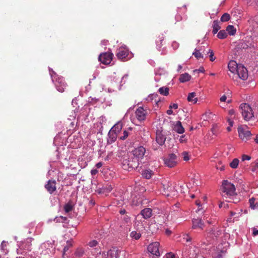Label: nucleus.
<instances>
[{
	"mask_svg": "<svg viewBox=\"0 0 258 258\" xmlns=\"http://www.w3.org/2000/svg\"><path fill=\"white\" fill-rule=\"evenodd\" d=\"M238 133L240 139L244 142L248 141L251 136L250 132L247 130L246 126L240 125L238 126Z\"/></svg>",
	"mask_w": 258,
	"mask_h": 258,
	"instance_id": "obj_10",
	"label": "nucleus"
},
{
	"mask_svg": "<svg viewBox=\"0 0 258 258\" xmlns=\"http://www.w3.org/2000/svg\"><path fill=\"white\" fill-rule=\"evenodd\" d=\"M254 201H255V199L253 198H251V199H249L250 206L252 209H256L258 207V205H257V203L254 204Z\"/></svg>",
	"mask_w": 258,
	"mask_h": 258,
	"instance_id": "obj_46",
	"label": "nucleus"
},
{
	"mask_svg": "<svg viewBox=\"0 0 258 258\" xmlns=\"http://www.w3.org/2000/svg\"><path fill=\"white\" fill-rule=\"evenodd\" d=\"M167 113L168 115H171L173 113V111H172V109L170 108L169 109L167 110Z\"/></svg>",
	"mask_w": 258,
	"mask_h": 258,
	"instance_id": "obj_63",
	"label": "nucleus"
},
{
	"mask_svg": "<svg viewBox=\"0 0 258 258\" xmlns=\"http://www.w3.org/2000/svg\"><path fill=\"white\" fill-rule=\"evenodd\" d=\"M119 78H117L115 73L110 77L108 80L105 88H103L105 91L107 90L108 92H112L115 88L120 89V85L118 84Z\"/></svg>",
	"mask_w": 258,
	"mask_h": 258,
	"instance_id": "obj_6",
	"label": "nucleus"
},
{
	"mask_svg": "<svg viewBox=\"0 0 258 258\" xmlns=\"http://www.w3.org/2000/svg\"><path fill=\"white\" fill-rule=\"evenodd\" d=\"M72 243L70 241L67 242V245L66 246L63 248V254H64L65 252L67 251L70 246H72Z\"/></svg>",
	"mask_w": 258,
	"mask_h": 258,
	"instance_id": "obj_49",
	"label": "nucleus"
},
{
	"mask_svg": "<svg viewBox=\"0 0 258 258\" xmlns=\"http://www.w3.org/2000/svg\"><path fill=\"white\" fill-rule=\"evenodd\" d=\"M7 242L5 241H3L1 243V249L3 250L4 252L6 253V251H5V247L7 246Z\"/></svg>",
	"mask_w": 258,
	"mask_h": 258,
	"instance_id": "obj_52",
	"label": "nucleus"
},
{
	"mask_svg": "<svg viewBox=\"0 0 258 258\" xmlns=\"http://www.w3.org/2000/svg\"><path fill=\"white\" fill-rule=\"evenodd\" d=\"M227 36V33L225 30H220L217 34V37L219 39H224Z\"/></svg>",
	"mask_w": 258,
	"mask_h": 258,
	"instance_id": "obj_38",
	"label": "nucleus"
},
{
	"mask_svg": "<svg viewBox=\"0 0 258 258\" xmlns=\"http://www.w3.org/2000/svg\"><path fill=\"white\" fill-rule=\"evenodd\" d=\"M32 238H28L26 240H25L23 242H22L21 245L19 246L20 250L24 249L28 251L31 250V242H32ZM19 249H18L17 251H19ZM19 253V252H18Z\"/></svg>",
	"mask_w": 258,
	"mask_h": 258,
	"instance_id": "obj_18",
	"label": "nucleus"
},
{
	"mask_svg": "<svg viewBox=\"0 0 258 258\" xmlns=\"http://www.w3.org/2000/svg\"><path fill=\"white\" fill-rule=\"evenodd\" d=\"M187 100L188 102L195 104L198 101V98L196 97L195 92L189 93L187 96Z\"/></svg>",
	"mask_w": 258,
	"mask_h": 258,
	"instance_id": "obj_30",
	"label": "nucleus"
},
{
	"mask_svg": "<svg viewBox=\"0 0 258 258\" xmlns=\"http://www.w3.org/2000/svg\"><path fill=\"white\" fill-rule=\"evenodd\" d=\"M216 169L220 171H223L225 169V166L222 165L221 162H219L216 166Z\"/></svg>",
	"mask_w": 258,
	"mask_h": 258,
	"instance_id": "obj_47",
	"label": "nucleus"
},
{
	"mask_svg": "<svg viewBox=\"0 0 258 258\" xmlns=\"http://www.w3.org/2000/svg\"><path fill=\"white\" fill-rule=\"evenodd\" d=\"M156 77L155 80L156 81H158L159 79L157 77V75L161 76L166 74V71L163 68H159L155 71Z\"/></svg>",
	"mask_w": 258,
	"mask_h": 258,
	"instance_id": "obj_33",
	"label": "nucleus"
},
{
	"mask_svg": "<svg viewBox=\"0 0 258 258\" xmlns=\"http://www.w3.org/2000/svg\"><path fill=\"white\" fill-rule=\"evenodd\" d=\"M49 246V243H47V242H44V243H43L41 245H40V249H44V248H48Z\"/></svg>",
	"mask_w": 258,
	"mask_h": 258,
	"instance_id": "obj_53",
	"label": "nucleus"
},
{
	"mask_svg": "<svg viewBox=\"0 0 258 258\" xmlns=\"http://www.w3.org/2000/svg\"><path fill=\"white\" fill-rule=\"evenodd\" d=\"M113 55V53L110 52L102 53L99 55L98 59L101 63L108 64L111 62Z\"/></svg>",
	"mask_w": 258,
	"mask_h": 258,
	"instance_id": "obj_12",
	"label": "nucleus"
},
{
	"mask_svg": "<svg viewBox=\"0 0 258 258\" xmlns=\"http://www.w3.org/2000/svg\"><path fill=\"white\" fill-rule=\"evenodd\" d=\"M164 190H167V191H164V194L167 197H174L177 196V191L175 189L174 186H169L167 185L166 188L165 187L164 185Z\"/></svg>",
	"mask_w": 258,
	"mask_h": 258,
	"instance_id": "obj_19",
	"label": "nucleus"
},
{
	"mask_svg": "<svg viewBox=\"0 0 258 258\" xmlns=\"http://www.w3.org/2000/svg\"><path fill=\"white\" fill-rule=\"evenodd\" d=\"M148 111L142 107H138L135 112L136 117L139 121H142L146 119Z\"/></svg>",
	"mask_w": 258,
	"mask_h": 258,
	"instance_id": "obj_16",
	"label": "nucleus"
},
{
	"mask_svg": "<svg viewBox=\"0 0 258 258\" xmlns=\"http://www.w3.org/2000/svg\"><path fill=\"white\" fill-rule=\"evenodd\" d=\"M254 142L258 144V134L256 135L255 138L254 139Z\"/></svg>",
	"mask_w": 258,
	"mask_h": 258,
	"instance_id": "obj_64",
	"label": "nucleus"
},
{
	"mask_svg": "<svg viewBox=\"0 0 258 258\" xmlns=\"http://www.w3.org/2000/svg\"><path fill=\"white\" fill-rule=\"evenodd\" d=\"M208 53H210L209 57L210 60L211 61H213L215 59V57H214V53L213 52V51L211 49H209L208 50Z\"/></svg>",
	"mask_w": 258,
	"mask_h": 258,
	"instance_id": "obj_48",
	"label": "nucleus"
},
{
	"mask_svg": "<svg viewBox=\"0 0 258 258\" xmlns=\"http://www.w3.org/2000/svg\"><path fill=\"white\" fill-rule=\"evenodd\" d=\"M74 208V205L72 202H69L64 206V210L66 214L72 212Z\"/></svg>",
	"mask_w": 258,
	"mask_h": 258,
	"instance_id": "obj_32",
	"label": "nucleus"
},
{
	"mask_svg": "<svg viewBox=\"0 0 258 258\" xmlns=\"http://www.w3.org/2000/svg\"><path fill=\"white\" fill-rule=\"evenodd\" d=\"M98 172V171L97 169H92L91 171V173L92 175H95Z\"/></svg>",
	"mask_w": 258,
	"mask_h": 258,
	"instance_id": "obj_60",
	"label": "nucleus"
},
{
	"mask_svg": "<svg viewBox=\"0 0 258 258\" xmlns=\"http://www.w3.org/2000/svg\"><path fill=\"white\" fill-rule=\"evenodd\" d=\"M163 258H175V255L172 252H169L165 254Z\"/></svg>",
	"mask_w": 258,
	"mask_h": 258,
	"instance_id": "obj_50",
	"label": "nucleus"
},
{
	"mask_svg": "<svg viewBox=\"0 0 258 258\" xmlns=\"http://www.w3.org/2000/svg\"><path fill=\"white\" fill-rule=\"evenodd\" d=\"M140 217V215H138L136 219V221L135 223V227L137 230H134L130 233V236L132 239L136 240H139L142 236V233L140 230L139 224H137L138 221L137 220Z\"/></svg>",
	"mask_w": 258,
	"mask_h": 258,
	"instance_id": "obj_15",
	"label": "nucleus"
},
{
	"mask_svg": "<svg viewBox=\"0 0 258 258\" xmlns=\"http://www.w3.org/2000/svg\"><path fill=\"white\" fill-rule=\"evenodd\" d=\"M187 138L186 137L185 135H182L181 136H180V138H179V141L180 143H185L187 141Z\"/></svg>",
	"mask_w": 258,
	"mask_h": 258,
	"instance_id": "obj_51",
	"label": "nucleus"
},
{
	"mask_svg": "<svg viewBox=\"0 0 258 258\" xmlns=\"http://www.w3.org/2000/svg\"><path fill=\"white\" fill-rule=\"evenodd\" d=\"M220 29V27L219 25V22L218 21H214L213 24V34H216L218 30Z\"/></svg>",
	"mask_w": 258,
	"mask_h": 258,
	"instance_id": "obj_36",
	"label": "nucleus"
},
{
	"mask_svg": "<svg viewBox=\"0 0 258 258\" xmlns=\"http://www.w3.org/2000/svg\"><path fill=\"white\" fill-rule=\"evenodd\" d=\"M172 46L174 49H176L179 46V44L176 42H173Z\"/></svg>",
	"mask_w": 258,
	"mask_h": 258,
	"instance_id": "obj_55",
	"label": "nucleus"
},
{
	"mask_svg": "<svg viewBox=\"0 0 258 258\" xmlns=\"http://www.w3.org/2000/svg\"><path fill=\"white\" fill-rule=\"evenodd\" d=\"M222 234V230L217 227H213L207 232V240L210 242L212 239L214 240Z\"/></svg>",
	"mask_w": 258,
	"mask_h": 258,
	"instance_id": "obj_11",
	"label": "nucleus"
},
{
	"mask_svg": "<svg viewBox=\"0 0 258 258\" xmlns=\"http://www.w3.org/2000/svg\"><path fill=\"white\" fill-rule=\"evenodd\" d=\"M87 248L90 253V258H95L101 254V249L97 240L90 239L86 244Z\"/></svg>",
	"mask_w": 258,
	"mask_h": 258,
	"instance_id": "obj_2",
	"label": "nucleus"
},
{
	"mask_svg": "<svg viewBox=\"0 0 258 258\" xmlns=\"http://www.w3.org/2000/svg\"><path fill=\"white\" fill-rule=\"evenodd\" d=\"M157 94H151L146 98V100L148 102H151V101H153L154 99L156 100V98H157Z\"/></svg>",
	"mask_w": 258,
	"mask_h": 258,
	"instance_id": "obj_45",
	"label": "nucleus"
},
{
	"mask_svg": "<svg viewBox=\"0 0 258 258\" xmlns=\"http://www.w3.org/2000/svg\"><path fill=\"white\" fill-rule=\"evenodd\" d=\"M227 100V97L225 95H223L220 98V102H226Z\"/></svg>",
	"mask_w": 258,
	"mask_h": 258,
	"instance_id": "obj_59",
	"label": "nucleus"
},
{
	"mask_svg": "<svg viewBox=\"0 0 258 258\" xmlns=\"http://www.w3.org/2000/svg\"><path fill=\"white\" fill-rule=\"evenodd\" d=\"M122 222L120 225V227H121L123 228H125L127 227H130L132 222L131 218L129 216L127 215H122V216L121 217Z\"/></svg>",
	"mask_w": 258,
	"mask_h": 258,
	"instance_id": "obj_21",
	"label": "nucleus"
},
{
	"mask_svg": "<svg viewBox=\"0 0 258 258\" xmlns=\"http://www.w3.org/2000/svg\"><path fill=\"white\" fill-rule=\"evenodd\" d=\"M228 67L229 70L232 73H235L236 71L239 64L235 60H230L228 63Z\"/></svg>",
	"mask_w": 258,
	"mask_h": 258,
	"instance_id": "obj_25",
	"label": "nucleus"
},
{
	"mask_svg": "<svg viewBox=\"0 0 258 258\" xmlns=\"http://www.w3.org/2000/svg\"><path fill=\"white\" fill-rule=\"evenodd\" d=\"M239 163V160L237 158H234L229 163V166L232 169H236L238 167Z\"/></svg>",
	"mask_w": 258,
	"mask_h": 258,
	"instance_id": "obj_35",
	"label": "nucleus"
},
{
	"mask_svg": "<svg viewBox=\"0 0 258 258\" xmlns=\"http://www.w3.org/2000/svg\"><path fill=\"white\" fill-rule=\"evenodd\" d=\"M200 50H202V49H198L196 48L195 49V51L192 53V54L197 58L199 59L200 58H203V56L202 53L200 52Z\"/></svg>",
	"mask_w": 258,
	"mask_h": 258,
	"instance_id": "obj_39",
	"label": "nucleus"
},
{
	"mask_svg": "<svg viewBox=\"0 0 258 258\" xmlns=\"http://www.w3.org/2000/svg\"><path fill=\"white\" fill-rule=\"evenodd\" d=\"M145 153V148L143 146H141L134 149L130 152V154L140 164L143 162V160L144 158Z\"/></svg>",
	"mask_w": 258,
	"mask_h": 258,
	"instance_id": "obj_7",
	"label": "nucleus"
},
{
	"mask_svg": "<svg viewBox=\"0 0 258 258\" xmlns=\"http://www.w3.org/2000/svg\"><path fill=\"white\" fill-rule=\"evenodd\" d=\"M132 131V128L129 127L127 130L123 131V136H121L119 137V139L121 140H124L126 139L127 137L129 136L130 131Z\"/></svg>",
	"mask_w": 258,
	"mask_h": 258,
	"instance_id": "obj_37",
	"label": "nucleus"
},
{
	"mask_svg": "<svg viewBox=\"0 0 258 258\" xmlns=\"http://www.w3.org/2000/svg\"><path fill=\"white\" fill-rule=\"evenodd\" d=\"M223 191L228 196H233L235 194V187L233 184L228 180H224L222 182Z\"/></svg>",
	"mask_w": 258,
	"mask_h": 258,
	"instance_id": "obj_9",
	"label": "nucleus"
},
{
	"mask_svg": "<svg viewBox=\"0 0 258 258\" xmlns=\"http://www.w3.org/2000/svg\"><path fill=\"white\" fill-rule=\"evenodd\" d=\"M178 161V158L177 156L173 153L169 154L164 158L165 165L169 168L175 167L177 164Z\"/></svg>",
	"mask_w": 258,
	"mask_h": 258,
	"instance_id": "obj_8",
	"label": "nucleus"
},
{
	"mask_svg": "<svg viewBox=\"0 0 258 258\" xmlns=\"http://www.w3.org/2000/svg\"><path fill=\"white\" fill-rule=\"evenodd\" d=\"M116 56L121 60L127 61L133 57V54L126 46L122 45L117 49Z\"/></svg>",
	"mask_w": 258,
	"mask_h": 258,
	"instance_id": "obj_5",
	"label": "nucleus"
},
{
	"mask_svg": "<svg viewBox=\"0 0 258 258\" xmlns=\"http://www.w3.org/2000/svg\"><path fill=\"white\" fill-rule=\"evenodd\" d=\"M230 16L228 13H224L221 17V21L222 22H227L229 20Z\"/></svg>",
	"mask_w": 258,
	"mask_h": 258,
	"instance_id": "obj_44",
	"label": "nucleus"
},
{
	"mask_svg": "<svg viewBox=\"0 0 258 258\" xmlns=\"http://www.w3.org/2000/svg\"><path fill=\"white\" fill-rule=\"evenodd\" d=\"M166 140L165 136L160 132H157L156 133V141L160 145L162 146Z\"/></svg>",
	"mask_w": 258,
	"mask_h": 258,
	"instance_id": "obj_23",
	"label": "nucleus"
},
{
	"mask_svg": "<svg viewBox=\"0 0 258 258\" xmlns=\"http://www.w3.org/2000/svg\"><path fill=\"white\" fill-rule=\"evenodd\" d=\"M140 164L135 160V158L131 155L130 153L124 156L122 162V167L126 170L131 171L137 168Z\"/></svg>",
	"mask_w": 258,
	"mask_h": 258,
	"instance_id": "obj_1",
	"label": "nucleus"
},
{
	"mask_svg": "<svg viewBox=\"0 0 258 258\" xmlns=\"http://www.w3.org/2000/svg\"><path fill=\"white\" fill-rule=\"evenodd\" d=\"M243 118L245 121L252 120L254 117V111L252 107L247 103H243L239 106Z\"/></svg>",
	"mask_w": 258,
	"mask_h": 258,
	"instance_id": "obj_4",
	"label": "nucleus"
},
{
	"mask_svg": "<svg viewBox=\"0 0 258 258\" xmlns=\"http://www.w3.org/2000/svg\"><path fill=\"white\" fill-rule=\"evenodd\" d=\"M178 108V105L176 103H173L172 104H170L169 106V108L170 109H177Z\"/></svg>",
	"mask_w": 258,
	"mask_h": 258,
	"instance_id": "obj_57",
	"label": "nucleus"
},
{
	"mask_svg": "<svg viewBox=\"0 0 258 258\" xmlns=\"http://www.w3.org/2000/svg\"><path fill=\"white\" fill-rule=\"evenodd\" d=\"M56 181L55 180H49L45 185V188L50 193H53L56 190Z\"/></svg>",
	"mask_w": 258,
	"mask_h": 258,
	"instance_id": "obj_22",
	"label": "nucleus"
},
{
	"mask_svg": "<svg viewBox=\"0 0 258 258\" xmlns=\"http://www.w3.org/2000/svg\"><path fill=\"white\" fill-rule=\"evenodd\" d=\"M159 92L162 95H167L169 94V88L161 87L159 89Z\"/></svg>",
	"mask_w": 258,
	"mask_h": 258,
	"instance_id": "obj_41",
	"label": "nucleus"
},
{
	"mask_svg": "<svg viewBox=\"0 0 258 258\" xmlns=\"http://www.w3.org/2000/svg\"><path fill=\"white\" fill-rule=\"evenodd\" d=\"M251 157L249 156L246 155H243L241 157L242 161L249 160Z\"/></svg>",
	"mask_w": 258,
	"mask_h": 258,
	"instance_id": "obj_54",
	"label": "nucleus"
},
{
	"mask_svg": "<svg viewBox=\"0 0 258 258\" xmlns=\"http://www.w3.org/2000/svg\"><path fill=\"white\" fill-rule=\"evenodd\" d=\"M204 71L205 70H204L203 68H201L199 70H194V72H202V73H203V72H204Z\"/></svg>",
	"mask_w": 258,
	"mask_h": 258,
	"instance_id": "obj_61",
	"label": "nucleus"
},
{
	"mask_svg": "<svg viewBox=\"0 0 258 258\" xmlns=\"http://www.w3.org/2000/svg\"><path fill=\"white\" fill-rule=\"evenodd\" d=\"M153 174V171L149 169L144 170L142 173V176L146 179L151 178Z\"/></svg>",
	"mask_w": 258,
	"mask_h": 258,
	"instance_id": "obj_29",
	"label": "nucleus"
},
{
	"mask_svg": "<svg viewBox=\"0 0 258 258\" xmlns=\"http://www.w3.org/2000/svg\"><path fill=\"white\" fill-rule=\"evenodd\" d=\"M174 130L178 134H182L184 132V128L180 121H177L174 126Z\"/></svg>",
	"mask_w": 258,
	"mask_h": 258,
	"instance_id": "obj_27",
	"label": "nucleus"
},
{
	"mask_svg": "<svg viewBox=\"0 0 258 258\" xmlns=\"http://www.w3.org/2000/svg\"><path fill=\"white\" fill-rule=\"evenodd\" d=\"M49 72L51 80L54 83L55 87L57 91L60 92H63L64 88L66 87L64 80L61 77H58L56 74L52 70V69L49 68Z\"/></svg>",
	"mask_w": 258,
	"mask_h": 258,
	"instance_id": "obj_3",
	"label": "nucleus"
},
{
	"mask_svg": "<svg viewBox=\"0 0 258 258\" xmlns=\"http://www.w3.org/2000/svg\"><path fill=\"white\" fill-rule=\"evenodd\" d=\"M122 124L121 121L117 122L111 128L110 131L113 132H115L117 134L122 129Z\"/></svg>",
	"mask_w": 258,
	"mask_h": 258,
	"instance_id": "obj_28",
	"label": "nucleus"
},
{
	"mask_svg": "<svg viewBox=\"0 0 258 258\" xmlns=\"http://www.w3.org/2000/svg\"><path fill=\"white\" fill-rule=\"evenodd\" d=\"M140 215L145 219H149L152 215V210L150 208H145L141 211Z\"/></svg>",
	"mask_w": 258,
	"mask_h": 258,
	"instance_id": "obj_24",
	"label": "nucleus"
},
{
	"mask_svg": "<svg viewBox=\"0 0 258 258\" xmlns=\"http://www.w3.org/2000/svg\"><path fill=\"white\" fill-rule=\"evenodd\" d=\"M235 72L236 73L238 77L243 80H245L248 77L247 70L242 64H239V67H238V69Z\"/></svg>",
	"mask_w": 258,
	"mask_h": 258,
	"instance_id": "obj_17",
	"label": "nucleus"
},
{
	"mask_svg": "<svg viewBox=\"0 0 258 258\" xmlns=\"http://www.w3.org/2000/svg\"><path fill=\"white\" fill-rule=\"evenodd\" d=\"M192 222V228L194 229H199L202 230L205 226L204 223L201 219H194Z\"/></svg>",
	"mask_w": 258,
	"mask_h": 258,
	"instance_id": "obj_20",
	"label": "nucleus"
},
{
	"mask_svg": "<svg viewBox=\"0 0 258 258\" xmlns=\"http://www.w3.org/2000/svg\"><path fill=\"white\" fill-rule=\"evenodd\" d=\"M75 254L76 256L81 257L84 254V250L82 248H78L76 249Z\"/></svg>",
	"mask_w": 258,
	"mask_h": 258,
	"instance_id": "obj_42",
	"label": "nucleus"
},
{
	"mask_svg": "<svg viewBox=\"0 0 258 258\" xmlns=\"http://www.w3.org/2000/svg\"><path fill=\"white\" fill-rule=\"evenodd\" d=\"M183 239H185L186 242H189L191 240V238L189 237L188 234L184 235Z\"/></svg>",
	"mask_w": 258,
	"mask_h": 258,
	"instance_id": "obj_58",
	"label": "nucleus"
},
{
	"mask_svg": "<svg viewBox=\"0 0 258 258\" xmlns=\"http://www.w3.org/2000/svg\"><path fill=\"white\" fill-rule=\"evenodd\" d=\"M116 138L117 134L110 130L108 134L107 143L109 144H112L115 141Z\"/></svg>",
	"mask_w": 258,
	"mask_h": 258,
	"instance_id": "obj_26",
	"label": "nucleus"
},
{
	"mask_svg": "<svg viewBox=\"0 0 258 258\" xmlns=\"http://www.w3.org/2000/svg\"><path fill=\"white\" fill-rule=\"evenodd\" d=\"M119 250L116 248H112L102 254V258H118Z\"/></svg>",
	"mask_w": 258,
	"mask_h": 258,
	"instance_id": "obj_14",
	"label": "nucleus"
},
{
	"mask_svg": "<svg viewBox=\"0 0 258 258\" xmlns=\"http://www.w3.org/2000/svg\"><path fill=\"white\" fill-rule=\"evenodd\" d=\"M227 33L230 35H234L236 33V29L232 25H228L226 29Z\"/></svg>",
	"mask_w": 258,
	"mask_h": 258,
	"instance_id": "obj_34",
	"label": "nucleus"
},
{
	"mask_svg": "<svg viewBox=\"0 0 258 258\" xmlns=\"http://www.w3.org/2000/svg\"><path fill=\"white\" fill-rule=\"evenodd\" d=\"M127 77H128V75H126H126H124L122 77V78H121V81H120V83H123V84H124V83H125V81H126V79H127Z\"/></svg>",
	"mask_w": 258,
	"mask_h": 258,
	"instance_id": "obj_56",
	"label": "nucleus"
},
{
	"mask_svg": "<svg viewBox=\"0 0 258 258\" xmlns=\"http://www.w3.org/2000/svg\"><path fill=\"white\" fill-rule=\"evenodd\" d=\"M181 156L184 161H187L190 159V155L187 151H184L181 153Z\"/></svg>",
	"mask_w": 258,
	"mask_h": 258,
	"instance_id": "obj_43",
	"label": "nucleus"
},
{
	"mask_svg": "<svg viewBox=\"0 0 258 258\" xmlns=\"http://www.w3.org/2000/svg\"><path fill=\"white\" fill-rule=\"evenodd\" d=\"M211 132L213 135H217L219 132V126L217 124L213 125L212 128H211Z\"/></svg>",
	"mask_w": 258,
	"mask_h": 258,
	"instance_id": "obj_40",
	"label": "nucleus"
},
{
	"mask_svg": "<svg viewBox=\"0 0 258 258\" xmlns=\"http://www.w3.org/2000/svg\"><path fill=\"white\" fill-rule=\"evenodd\" d=\"M160 243L155 241L150 243L148 246V250L151 254L156 256H159L160 253L159 251Z\"/></svg>",
	"mask_w": 258,
	"mask_h": 258,
	"instance_id": "obj_13",
	"label": "nucleus"
},
{
	"mask_svg": "<svg viewBox=\"0 0 258 258\" xmlns=\"http://www.w3.org/2000/svg\"><path fill=\"white\" fill-rule=\"evenodd\" d=\"M190 79V75H189L188 73H184L180 76L179 80L181 83H184L189 81Z\"/></svg>",
	"mask_w": 258,
	"mask_h": 258,
	"instance_id": "obj_31",
	"label": "nucleus"
},
{
	"mask_svg": "<svg viewBox=\"0 0 258 258\" xmlns=\"http://www.w3.org/2000/svg\"><path fill=\"white\" fill-rule=\"evenodd\" d=\"M102 166V162H98V163H97L96 164V167L97 168H100Z\"/></svg>",
	"mask_w": 258,
	"mask_h": 258,
	"instance_id": "obj_62",
	"label": "nucleus"
}]
</instances>
